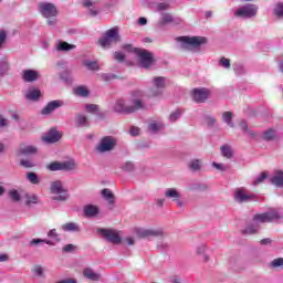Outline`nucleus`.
<instances>
[{
  "label": "nucleus",
  "instance_id": "obj_1",
  "mask_svg": "<svg viewBox=\"0 0 283 283\" xmlns=\"http://www.w3.org/2000/svg\"><path fill=\"white\" fill-rule=\"evenodd\" d=\"M176 41L180 50H185V52H199L200 48L207 43V38L184 35L176 38Z\"/></svg>",
  "mask_w": 283,
  "mask_h": 283
},
{
  "label": "nucleus",
  "instance_id": "obj_2",
  "mask_svg": "<svg viewBox=\"0 0 283 283\" xmlns=\"http://www.w3.org/2000/svg\"><path fill=\"white\" fill-rule=\"evenodd\" d=\"M123 50L126 52H133L139 59L140 67L147 70V67H151L154 65V54L145 49L134 48L132 44H126L123 46Z\"/></svg>",
  "mask_w": 283,
  "mask_h": 283
},
{
  "label": "nucleus",
  "instance_id": "obj_3",
  "mask_svg": "<svg viewBox=\"0 0 283 283\" xmlns=\"http://www.w3.org/2000/svg\"><path fill=\"white\" fill-rule=\"evenodd\" d=\"M140 109H147V104H145V92L135 91L128 99L127 112L134 114L135 112H140Z\"/></svg>",
  "mask_w": 283,
  "mask_h": 283
},
{
  "label": "nucleus",
  "instance_id": "obj_4",
  "mask_svg": "<svg viewBox=\"0 0 283 283\" xmlns=\"http://www.w3.org/2000/svg\"><path fill=\"white\" fill-rule=\"evenodd\" d=\"M169 81L165 76H155L151 80L153 87L148 91V96L153 98H158L163 96L165 87H167Z\"/></svg>",
  "mask_w": 283,
  "mask_h": 283
},
{
  "label": "nucleus",
  "instance_id": "obj_5",
  "mask_svg": "<svg viewBox=\"0 0 283 283\" xmlns=\"http://www.w3.org/2000/svg\"><path fill=\"white\" fill-rule=\"evenodd\" d=\"M50 192L55 197H52V200L57 202H65L70 198L67 188L63 187V181L55 180L51 182Z\"/></svg>",
  "mask_w": 283,
  "mask_h": 283
},
{
  "label": "nucleus",
  "instance_id": "obj_6",
  "mask_svg": "<svg viewBox=\"0 0 283 283\" xmlns=\"http://www.w3.org/2000/svg\"><path fill=\"white\" fill-rule=\"evenodd\" d=\"M120 41V35H118V28H112L106 31L104 36L98 40V43L104 50L112 48L113 43H118Z\"/></svg>",
  "mask_w": 283,
  "mask_h": 283
},
{
  "label": "nucleus",
  "instance_id": "obj_7",
  "mask_svg": "<svg viewBox=\"0 0 283 283\" xmlns=\"http://www.w3.org/2000/svg\"><path fill=\"white\" fill-rule=\"evenodd\" d=\"M258 10L256 4L247 3L234 11V17L238 19H253V17H258Z\"/></svg>",
  "mask_w": 283,
  "mask_h": 283
},
{
  "label": "nucleus",
  "instance_id": "obj_8",
  "mask_svg": "<svg viewBox=\"0 0 283 283\" xmlns=\"http://www.w3.org/2000/svg\"><path fill=\"white\" fill-rule=\"evenodd\" d=\"M38 12L43 17L44 19H54V17H57L59 9H56V4L52 2H40L38 4Z\"/></svg>",
  "mask_w": 283,
  "mask_h": 283
},
{
  "label": "nucleus",
  "instance_id": "obj_9",
  "mask_svg": "<svg viewBox=\"0 0 283 283\" xmlns=\"http://www.w3.org/2000/svg\"><path fill=\"white\" fill-rule=\"evenodd\" d=\"M49 171H74L76 169V161L74 159L66 161H53L46 166Z\"/></svg>",
  "mask_w": 283,
  "mask_h": 283
},
{
  "label": "nucleus",
  "instance_id": "obj_10",
  "mask_svg": "<svg viewBox=\"0 0 283 283\" xmlns=\"http://www.w3.org/2000/svg\"><path fill=\"white\" fill-rule=\"evenodd\" d=\"M118 140L113 136L103 137L96 146V151L98 154H106V151H112L116 147Z\"/></svg>",
  "mask_w": 283,
  "mask_h": 283
},
{
  "label": "nucleus",
  "instance_id": "obj_11",
  "mask_svg": "<svg viewBox=\"0 0 283 283\" xmlns=\"http://www.w3.org/2000/svg\"><path fill=\"white\" fill-rule=\"evenodd\" d=\"M234 200L238 205H244L247 202H253L255 195L251 193L247 188H237L234 191Z\"/></svg>",
  "mask_w": 283,
  "mask_h": 283
},
{
  "label": "nucleus",
  "instance_id": "obj_12",
  "mask_svg": "<svg viewBox=\"0 0 283 283\" xmlns=\"http://www.w3.org/2000/svg\"><path fill=\"white\" fill-rule=\"evenodd\" d=\"M280 218H282L280 216V213H277V211H269V212H264V213H259L255 214L252 219V221L255 224H264L266 222H275V220H280Z\"/></svg>",
  "mask_w": 283,
  "mask_h": 283
},
{
  "label": "nucleus",
  "instance_id": "obj_13",
  "mask_svg": "<svg viewBox=\"0 0 283 283\" xmlns=\"http://www.w3.org/2000/svg\"><path fill=\"white\" fill-rule=\"evenodd\" d=\"M97 233H99L106 242H111V244H120V242H123L120 234H118L116 230L99 228L97 229Z\"/></svg>",
  "mask_w": 283,
  "mask_h": 283
},
{
  "label": "nucleus",
  "instance_id": "obj_14",
  "mask_svg": "<svg viewBox=\"0 0 283 283\" xmlns=\"http://www.w3.org/2000/svg\"><path fill=\"white\" fill-rule=\"evenodd\" d=\"M191 96L195 103H207V101H209V96H211V91L206 87L193 88Z\"/></svg>",
  "mask_w": 283,
  "mask_h": 283
},
{
  "label": "nucleus",
  "instance_id": "obj_15",
  "mask_svg": "<svg viewBox=\"0 0 283 283\" xmlns=\"http://www.w3.org/2000/svg\"><path fill=\"white\" fill-rule=\"evenodd\" d=\"M135 233L137 238H160L163 230L154 228H136Z\"/></svg>",
  "mask_w": 283,
  "mask_h": 283
},
{
  "label": "nucleus",
  "instance_id": "obj_16",
  "mask_svg": "<svg viewBox=\"0 0 283 283\" xmlns=\"http://www.w3.org/2000/svg\"><path fill=\"white\" fill-rule=\"evenodd\" d=\"M165 198H169L172 202H176L177 207H185V201H182V195L176 188H168L165 190Z\"/></svg>",
  "mask_w": 283,
  "mask_h": 283
},
{
  "label": "nucleus",
  "instance_id": "obj_17",
  "mask_svg": "<svg viewBox=\"0 0 283 283\" xmlns=\"http://www.w3.org/2000/svg\"><path fill=\"white\" fill-rule=\"evenodd\" d=\"M21 78L24 83H34L41 78V73L36 70L27 69L21 72Z\"/></svg>",
  "mask_w": 283,
  "mask_h": 283
},
{
  "label": "nucleus",
  "instance_id": "obj_18",
  "mask_svg": "<svg viewBox=\"0 0 283 283\" xmlns=\"http://www.w3.org/2000/svg\"><path fill=\"white\" fill-rule=\"evenodd\" d=\"M59 107H63V101L55 99L49 102L46 106L42 109L41 114H43V116H48V114H52V112H54V109H59Z\"/></svg>",
  "mask_w": 283,
  "mask_h": 283
},
{
  "label": "nucleus",
  "instance_id": "obj_19",
  "mask_svg": "<svg viewBox=\"0 0 283 283\" xmlns=\"http://www.w3.org/2000/svg\"><path fill=\"white\" fill-rule=\"evenodd\" d=\"M61 133L56 129H51L44 137H42V140L44 143H48L49 145H52L54 143H59L61 140Z\"/></svg>",
  "mask_w": 283,
  "mask_h": 283
},
{
  "label": "nucleus",
  "instance_id": "obj_20",
  "mask_svg": "<svg viewBox=\"0 0 283 283\" xmlns=\"http://www.w3.org/2000/svg\"><path fill=\"white\" fill-rule=\"evenodd\" d=\"M36 154H39V148L32 145L21 146L18 149V156H34Z\"/></svg>",
  "mask_w": 283,
  "mask_h": 283
},
{
  "label": "nucleus",
  "instance_id": "obj_21",
  "mask_svg": "<svg viewBox=\"0 0 283 283\" xmlns=\"http://www.w3.org/2000/svg\"><path fill=\"white\" fill-rule=\"evenodd\" d=\"M83 213L85 218H96L98 213H101V209L95 205H86L83 208Z\"/></svg>",
  "mask_w": 283,
  "mask_h": 283
},
{
  "label": "nucleus",
  "instance_id": "obj_22",
  "mask_svg": "<svg viewBox=\"0 0 283 283\" xmlns=\"http://www.w3.org/2000/svg\"><path fill=\"white\" fill-rule=\"evenodd\" d=\"M55 50L56 52H70L76 50V45L60 40L55 43Z\"/></svg>",
  "mask_w": 283,
  "mask_h": 283
},
{
  "label": "nucleus",
  "instance_id": "obj_23",
  "mask_svg": "<svg viewBox=\"0 0 283 283\" xmlns=\"http://www.w3.org/2000/svg\"><path fill=\"white\" fill-rule=\"evenodd\" d=\"M255 233H260V224L253 222L248 224L243 230L242 234L243 235H255Z\"/></svg>",
  "mask_w": 283,
  "mask_h": 283
},
{
  "label": "nucleus",
  "instance_id": "obj_24",
  "mask_svg": "<svg viewBox=\"0 0 283 283\" xmlns=\"http://www.w3.org/2000/svg\"><path fill=\"white\" fill-rule=\"evenodd\" d=\"M114 112L117 114H130L127 111V104H125L124 99H117L113 106Z\"/></svg>",
  "mask_w": 283,
  "mask_h": 283
},
{
  "label": "nucleus",
  "instance_id": "obj_25",
  "mask_svg": "<svg viewBox=\"0 0 283 283\" xmlns=\"http://www.w3.org/2000/svg\"><path fill=\"white\" fill-rule=\"evenodd\" d=\"M62 231L67 233H78L81 231V227L75 222H67L61 226Z\"/></svg>",
  "mask_w": 283,
  "mask_h": 283
},
{
  "label": "nucleus",
  "instance_id": "obj_26",
  "mask_svg": "<svg viewBox=\"0 0 283 283\" xmlns=\"http://www.w3.org/2000/svg\"><path fill=\"white\" fill-rule=\"evenodd\" d=\"M75 127H90V118L83 114L75 115Z\"/></svg>",
  "mask_w": 283,
  "mask_h": 283
},
{
  "label": "nucleus",
  "instance_id": "obj_27",
  "mask_svg": "<svg viewBox=\"0 0 283 283\" xmlns=\"http://www.w3.org/2000/svg\"><path fill=\"white\" fill-rule=\"evenodd\" d=\"M83 275L84 277H86V280H91L92 282H98V280H101V274L94 272V270L86 268L83 271Z\"/></svg>",
  "mask_w": 283,
  "mask_h": 283
},
{
  "label": "nucleus",
  "instance_id": "obj_28",
  "mask_svg": "<svg viewBox=\"0 0 283 283\" xmlns=\"http://www.w3.org/2000/svg\"><path fill=\"white\" fill-rule=\"evenodd\" d=\"M270 182L274 185V187H283V171L277 170L274 176L270 178Z\"/></svg>",
  "mask_w": 283,
  "mask_h": 283
},
{
  "label": "nucleus",
  "instance_id": "obj_29",
  "mask_svg": "<svg viewBox=\"0 0 283 283\" xmlns=\"http://www.w3.org/2000/svg\"><path fill=\"white\" fill-rule=\"evenodd\" d=\"M25 98L27 101H39L41 98V91L39 88H29Z\"/></svg>",
  "mask_w": 283,
  "mask_h": 283
},
{
  "label": "nucleus",
  "instance_id": "obj_30",
  "mask_svg": "<svg viewBox=\"0 0 283 283\" xmlns=\"http://www.w3.org/2000/svg\"><path fill=\"white\" fill-rule=\"evenodd\" d=\"M74 94L75 96L87 98V96H90V90L87 88V86L80 85L74 88Z\"/></svg>",
  "mask_w": 283,
  "mask_h": 283
},
{
  "label": "nucleus",
  "instance_id": "obj_31",
  "mask_svg": "<svg viewBox=\"0 0 283 283\" xmlns=\"http://www.w3.org/2000/svg\"><path fill=\"white\" fill-rule=\"evenodd\" d=\"M250 264H262L264 262V259L262 258L261 252H252L249 256Z\"/></svg>",
  "mask_w": 283,
  "mask_h": 283
},
{
  "label": "nucleus",
  "instance_id": "obj_32",
  "mask_svg": "<svg viewBox=\"0 0 283 283\" xmlns=\"http://www.w3.org/2000/svg\"><path fill=\"white\" fill-rule=\"evenodd\" d=\"M207 189H209V187L200 182H192L187 187L188 191H207Z\"/></svg>",
  "mask_w": 283,
  "mask_h": 283
},
{
  "label": "nucleus",
  "instance_id": "obj_33",
  "mask_svg": "<svg viewBox=\"0 0 283 283\" xmlns=\"http://www.w3.org/2000/svg\"><path fill=\"white\" fill-rule=\"evenodd\" d=\"M190 171H200L202 169V160L201 159H192L188 164Z\"/></svg>",
  "mask_w": 283,
  "mask_h": 283
},
{
  "label": "nucleus",
  "instance_id": "obj_34",
  "mask_svg": "<svg viewBox=\"0 0 283 283\" xmlns=\"http://www.w3.org/2000/svg\"><path fill=\"white\" fill-rule=\"evenodd\" d=\"M220 151L223 158H228V159L233 158V148H231V146L223 145L220 147Z\"/></svg>",
  "mask_w": 283,
  "mask_h": 283
},
{
  "label": "nucleus",
  "instance_id": "obj_35",
  "mask_svg": "<svg viewBox=\"0 0 283 283\" xmlns=\"http://www.w3.org/2000/svg\"><path fill=\"white\" fill-rule=\"evenodd\" d=\"M85 67L90 70L91 72H98L101 70V65H98L97 61H92V60H85L84 61Z\"/></svg>",
  "mask_w": 283,
  "mask_h": 283
},
{
  "label": "nucleus",
  "instance_id": "obj_36",
  "mask_svg": "<svg viewBox=\"0 0 283 283\" xmlns=\"http://www.w3.org/2000/svg\"><path fill=\"white\" fill-rule=\"evenodd\" d=\"M102 196L104 200H107L108 205H114V200H115L114 192H112L109 189L104 188L102 190Z\"/></svg>",
  "mask_w": 283,
  "mask_h": 283
},
{
  "label": "nucleus",
  "instance_id": "obj_37",
  "mask_svg": "<svg viewBox=\"0 0 283 283\" xmlns=\"http://www.w3.org/2000/svg\"><path fill=\"white\" fill-rule=\"evenodd\" d=\"M239 127L247 136H250V138H255V132L249 129V125H247V122H241L239 124Z\"/></svg>",
  "mask_w": 283,
  "mask_h": 283
},
{
  "label": "nucleus",
  "instance_id": "obj_38",
  "mask_svg": "<svg viewBox=\"0 0 283 283\" xmlns=\"http://www.w3.org/2000/svg\"><path fill=\"white\" fill-rule=\"evenodd\" d=\"M222 120L227 123L229 127H235V124H233V113L232 112H224L222 113Z\"/></svg>",
  "mask_w": 283,
  "mask_h": 283
},
{
  "label": "nucleus",
  "instance_id": "obj_39",
  "mask_svg": "<svg viewBox=\"0 0 283 283\" xmlns=\"http://www.w3.org/2000/svg\"><path fill=\"white\" fill-rule=\"evenodd\" d=\"M10 72V62L7 59L0 61V76H3Z\"/></svg>",
  "mask_w": 283,
  "mask_h": 283
},
{
  "label": "nucleus",
  "instance_id": "obj_40",
  "mask_svg": "<svg viewBox=\"0 0 283 283\" xmlns=\"http://www.w3.org/2000/svg\"><path fill=\"white\" fill-rule=\"evenodd\" d=\"M9 198L12 200V202H21V193L17 189H10L8 191Z\"/></svg>",
  "mask_w": 283,
  "mask_h": 283
},
{
  "label": "nucleus",
  "instance_id": "obj_41",
  "mask_svg": "<svg viewBox=\"0 0 283 283\" xmlns=\"http://www.w3.org/2000/svg\"><path fill=\"white\" fill-rule=\"evenodd\" d=\"M276 137H277V134L273 128H269L263 133V140H275Z\"/></svg>",
  "mask_w": 283,
  "mask_h": 283
},
{
  "label": "nucleus",
  "instance_id": "obj_42",
  "mask_svg": "<svg viewBox=\"0 0 283 283\" xmlns=\"http://www.w3.org/2000/svg\"><path fill=\"white\" fill-rule=\"evenodd\" d=\"M270 269H283V258H276L269 263Z\"/></svg>",
  "mask_w": 283,
  "mask_h": 283
},
{
  "label": "nucleus",
  "instance_id": "obj_43",
  "mask_svg": "<svg viewBox=\"0 0 283 283\" xmlns=\"http://www.w3.org/2000/svg\"><path fill=\"white\" fill-rule=\"evenodd\" d=\"M273 13L277 19H283V3L277 2L273 9Z\"/></svg>",
  "mask_w": 283,
  "mask_h": 283
},
{
  "label": "nucleus",
  "instance_id": "obj_44",
  "mask_svg": "<svg viewBox=\"0 0 283 283\" xmlns=\"http://www.w3.org/2000/svg\"><path fill=\"white\" fill-rule=\"evenodd\" d=\"M160 25H167L168 23H174V17L169 13H163L160 19Z\"/></svg>",
  "mask_w": 283,
  "mask_h": 283
},
{
  "label": "nucleus",
  "instance_id": "obj_45",
  "mask_svg": "<svg viewBox=\"0 0 283 283\" xmlns=\"http://www.w3.org/2000/svg\"><path fill=\"white\" fill-rule=\"evenodd\" d=\"M25 205L28 207H30V205H39V197H36V195H25Z\"/></svg>",
  "mask_w": 283,
  "mask_h": 283
},
{
  "label": "nucleus",
  "instance_id": "obj_46",
  "mask_svg": "<svg viewBox=\"0 0 283 283\" xmlns=\"http://www.w3.org/2000/svg\"><path fill=\"white\" fill-rule=\"evenodd\" d=\"M27 179L29 180V182H31V185H39L40 182L39 176L36 175V172H28Z\"/></svg>",
  "mask_w": 283,
  "mask_h": 283
},
{
  "label": "nucleus",
  "instance_id": "obj_47",
  "mask_svg": "<svg viewBox=\"0 0 283 283\" xmlns=\"http://www.w3.org/2000/svg\"><path fill=\"white\" fill-rule=\"evenodd\" d=\"M180 116H182V109L178 108L170 114V116H169L170 123H176V120H178V118H180Z\"/></svg>",
  "mask_w": 283,
  "mask_h": 283
},
{
  "label": "nucleus",
  "instance_id": "obj_48",
  "mask_svg": "<svg viewBox=\"0 0 283 283\" xmlns=\"http://www.w3.org/2000/svg\"><path fill=\"white\" fill-rule=\"evenodd\" d=\"M219 65L220 67H223L224 70H230L231 69V60L227 57H221L219 60Z\"/></svg>",
  "mask_w": 283,
  "mask_h": 283
},
{
  "label": "nucleus",
  "instance_id": "obj_49",
  "mask_svg": "<svg viewBox=\"0 0 283 283\" xmlns=\"http://www.w3.org/2000/svg\"><path fill=\"white\" fill-rule=\"evenodd\" d=\"M21 167H24L25 169H32V167H36V164L30 159H22L20 160Z\"/></svg>",
  "mask_w": 283,
  "mask_h": 283
},
{
  "label": "nucleus",
  "instance_id": "obj_50",
  "mask_svg": "<svg viewBox=\"0 0 283 283\" xmlns=\"http://www.w3.org/2000/svg\"><path fill=\"white\" fill-rule=\"evenodd\" d=\"M160 124L153 122L148 125V132H150V134H157V132H160Z\"/></svg>",
  "mask_w": 283,
  "mask_h": 283
},
{
  "label": "nucleus",
  "instance_id": "obj_51",
  "mask_svg": "<svg viewBox=\"0 0 283 283\" xmlns=\"http://www.w3.org/2000/svg\"><path fill=\"white\" fill-rule=\"evenodd\" d=\"M266 178H269V175L266 172H261L253 181V185H260L261 182H264Z\"/></svg>",
  "mask_w": 283,
  "mask_h": 283
},
{
  "label": "nucleus",
  "instance_id": "obj_52",
  "mask_svg": "<svg viewBox=\"0 0 283 283\" xmlns=\"http://www.w3.org/2000/svg\"><path fill=\"white\" fill-rule=\"evenodd\" d=\"M211 165L214 169H217V171H227V169H229V166L224 164H218L213 161Z\"/></svg>",
  "mask_w": 283,
  "mask_h": 283
},
{
  "label": "nucleus",
  "instance_id": "obj_53",
  "mask_svg": "<svg viewBox=\"0 0 283 283\" xmlns=\"http://www.w3.org/2000/svg\"><path fill=\"white\" fill-rule=\"evenodd\" d=\"M85 111L88 114H96V112H98V105H96V104H88V105L85 106Z\"/></svg>",
  "mask_w": 283,
  "mask_h": 283
},
{
  "label": "nucleus",
  "instance_id": "obj_54",
  "mask_svg": "<svg viewBox=\"0 0 283 283\" xmlns=\"http://www.w3.org/2000/svg\"><path fill=\"white\" fill-rule=\"evenodd\" d=\"M203 120H205L206 124L209 125V127H213V125H216V117H213V116L206 115L203 117Z\"/></svg>",
  "mask_w": 283,
  "mask_h": 283
},
{
  "label": "nucleus",
  "instance_id": "obj_55",
  "mask_svg": "<svg viewBox=\"0 0 283 283\" xmlns=\"http://www.w3.org/2000/svg\"><path fill=\"white\" fill-rule=\"evenodd\" d=\"M48 238H53L55 242H61V239L59 238V233H56V229H52L48 232Z\"/></svg>",
  "mask_w": 283,
  "mask_h": 283
},
{
  "label": "nucleus",
  "instance_id": "obj_56",
  "mask_svg": "<svg viewBox=\"0 0 283 283\" xmlns=\"http://www.w3.org/2000/svg\"><path fill=\"white\" fill-rule=\"evenodd\" d=\"M122 169L124 171H134V163L132 161H126L122 165Z\"/></svg>",
  "mask_w": 283,
  "mask_h": 283
},
{
  "label": "nucleus",
  "instance_id": "obj_57",
  "mask_svg": "<svg viewBox=\"0 0 283 283\" xmlns=\"http://www.w3.org/2000/svg\"><path fill=\"white\" fill-rule=\"evenodd\" d=\"M229 266L232 269H238V256L233 255L229 258Z\"/></svg>",
  "mask_w": 283,
  "mask_h": 283
},
{
  "label": "nucleus",
  "instance_id": "obj_58",
  "mask_svg": "<svg viewBox=\"0 0 283 283\" xmlns=\"http://www.w3.org/2000/svg\"><path fill=\"white\" fill-rule=\"evenodd\" d=\"M39 244H45V240L44 239H32L29 242V247H39Z\"/></svg>",
  "mask_w": 283,
  "mask_h": 283
},
{
  "label": "nucleus",
  "instance_id": "obj_59",
  "mask_svg": "<svg viewBox=\"0 0 283 283\" xmlns=\"http://www.w3.org/2000/svg\"><path fill=\"white\" fill-rule=\"evenodd\" d=\"M76 249V245L69 243L63 247L62 251L64 253H72V251H74Z\"/></svg>",
  "mask_w": 283,
  "mask_h": 283
},
{
  "label": "nucleus",
  "instance_id": "obj_60",
  "mask_svg": "<svg viewBox=\"0 0 283 283\" xmlns=\"http://www.w3.org/2000/svg\"><path fill=\"white\" fill-rule=\"evenodd\" d=\"M7 39H8V32H6L4 30H0V49H1V45L6 43Z\"/></svg>",
  "mask_w": 283,
  "mask_h": 283
},
{
  "label": "nucleus",
  "instance_id": "obj_61",
  "mask_svg": "<svg viewBox=\"0 0 283 283\" xmlns=\"http://www.w3.org/2000/svg\"><path fill=\"white\" fill-rule=\"evenodd\" d=\"M34 275H38V277H41L43 275V266L35 265L33 269Z\"/></svg>",
  "mask_w": 283,
  "mask_h": 283
},
{
  "label": "nucleus",
  "instance_id": "obj_62",
  "mask_svg": "<svg viewBox=\"0 0 283 283\" xmlns=\"http://www.w3.org/2000/svg\"><path fill=\"white\" fill-rule=\"evenodd\" d=\"M114 59H115V61H118L119 63H123V61H125V54H123L120 52H115L114 53Z\"/></svg>",
  "mask_w": 283,
  "mask_h": 283
},
{
  "label": "nucleus",
  "instance_id": "obj_63",
  "mask_svg": "<svg viewBox=\"0 0 283 283\" xmlns=\"http://www.w3.org/2000/svg\"><path fill=\"white\" fill-rule=\"evenodd\" d=\"M197 254L198 255H203L205 251H207V245L206 244H200L197 247Z\"/></svg>",
  "mask_w": 283,
  "mask_h": 283
},
{
  "label": "nucleus",
  "instance_id": "obj_64",
  "mask_svg": "<svg viewBox=\"0 0 283 283\" xmlns=\"http://www.w3.org/2000/svg\"><path fill=\"white\" fill-rule=\"evenodd\" d=\"M130 136H138L140 134V128L133 126L129 130Z\"/></svg>",
  "mask_w": 283,
  "mask_h": 283
}]
</instances>
